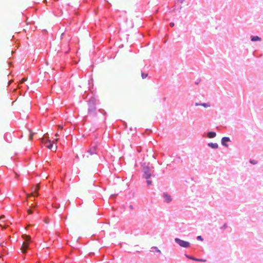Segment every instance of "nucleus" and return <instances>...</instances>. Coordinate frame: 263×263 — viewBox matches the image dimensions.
Wrapping results in <instances>:
<instances>
[{
	"instance_id": "obj_37",
	"label": "nucleus",
	"mask_w": 263,
	"mask_h": 263,
	"mask_svg": "<svg viewBox=\"0 0 263 263\" xmlns=\"http://www.w3.org/2000/svg\"><path fill=\"white\" fill-rule=\"evenodd\" d=\"M58 136H59V134H58V133H57V134H55V136H56V137H58Z\"/></svg>"
},
{
	"instance_id": "obj_15",
	"label": "nucleus",
	"mask_w": 263,
	"mask_h": 263,
	"mask_svg": "<svg viewBox=\"0 0 263 263\" xmlns=\"http://www.w3.org/2000/svg\"><path fill=\"white\" fill-rule=\"evenodd\" d=\"M49 144L46 145V147L49 149H51L53 147V144L52 142L48 143Z\"/></svg>"
},
{
	"instance_id": "obj_39",
	"label": "nucleus",
	"mask_w": 263,
	"mask_h": 263,
	"mask_svg": "<svg viewBox=\"0 0 263 263\" xmlns=\"http://www.w3.org/2000/svg\"><path fill=\"white\" fill-rule=\"evenodd\" d=\"M76 158H78V155L76 156Z\"/></svg>"
},
{
	"instance_id": "obj_13",
	"label": "nucleus",
	"mask_w": 263,
	"mask_h": 263,
	"mask_svg": "<svg viewBox=\"0 0 263 263\" xmlns=\"http://www.w3.org/2000/svg\"><path fill=\"white\" fill-rule=\"evenodd\" d=\"M260 40H261V38L258 36H251V41L253 42H255L257 41H260Z\"/></svg>"
},
{
	"instance_id": "obj_38",
	"label": "nucleus",
	"mask_w": 263,
	"mask_h": 263,
	"mask_svg": "<svg viewBox=\"0 0 263 263\" xmlns=\"http://www.w3.org/2000/svg\"><path fill=\"white\" fill-rule=\"evenodd\" d=\"M67 216H66L64 217V219H67Z\"/></svg>"
},
{
	"instance_id": "obj_33",
	"label": "nucleus",
	"mask_w": 263,
	"mask_h": 263,
	"mask_svg": "<svg viewBox=\"0 0 263 263\" xmlns=\"http://www.w3.org/2000/svg\"><path fill=\"white\" fill-rule=\"evenodd\" d=\"M4 217V215H2V216L0 217V218H3Z\"/></svg>"
},
{
	"instance_id": "obj_16",
	"label": "nucleus",
	"mask_w": 263,
	"mask_h": 263,
	"mask_svg": "<svg viewBox=\"0 0 263 263\" xmlns=\"http://www.w3.org/2000/svg\"><path fill=\"white\" fill-rule=\"evenodd\" d=\"M34 134L33 133L31 132L30 130V136H29V140H30V141H31V140H32V139H33V136Z\"/></svg>"
},
{
	"instance_id": "obj_14",
	"label": "nucleus",
	"mask_w": 263,
	"mask_h": 263,
	"mask_svg": "<svg viewBox=\"0 0 263 263\" xmlns=\"http://www.w3.org/2000/svg\"><path fill=\"white\" fill-rule=\"evenodd\" d=\"M196 106H198V105H199V104L198 103H196L195 104ZM200 105H201L204 107H210V105L209 104H207V103H203V104H200Z\"/></svg>"
},
{
	"instance_id": "obj_30",
	"label": "nucleus",
	"mask_w": 263,
	"mask_h": 263,
	"mask_svg": "<svg viewBox=\"0 0 263 263\" xmlns=\"http://www.w3.org/2000/svg\"><path fill=\"white\" fill-rule=\"evenodd\" d=\"M59 140V139L58 138H57L55 139L54 141H53L52 142L53 143L54 142H57Z\"/></svg>"
},
{
	"instance_id": "obj_24",
	"label": "nucleus",
	"mask_w": 263,
	"mask_h": 263,
	"mask_svg": "<svg viewBox=\"0 0 263 263\" xmlns=\"http://www.w3.org/2000/svg\"><path fill=\"white\" fill-rule=\"evenodd\" d=\"M27 213L28 214H31L32 213V211L30 209H28L27 210Z\"/></svg>"
},
{
	"instance_id": "obj_5",
	"label": "nucleus",
	"mask_w": 263,
	"mask_h": 263,
	"mask_svg": "<svg viewBox=\"0 0 263 263\" xmlns=\"http://www.w3.org/2000/svg\"><path fill=\"white\" fill-rule=\"evenodd\" d=\"M151 177V174L149 173H147L146 172H145V176L144 178L147 179V184L148 185L152 184V181L149 180V179Z\"/></svg>"
},
{
	"instance_id": "obj_36",
	"label": "nucleus",
	"mask_w": 263,
	"mask_h": 263,
	"mask_svg": "<svg viewBox=\"0 0 263 263\" xmlns=\"http://www.w3.org/2000/svg\"><path fill=\"white\" fill-rule=\"evenodd\" d=\"M12 81H10L9 82V85H10L11 84V83L12 82Z\"/></svg>"
},
{
	"instance_id": "obj_12",
	"label": "nucleus",
	"mask_w": 263,
	"mask_h": 263,
	"mask_svg": "<svg viewBox=\"0 0 263 263\" xmlns=\"http://www.w3.org/2000/svg\"><path fill=\"white\" fill-rule=\"evenodd\" d=\"M216 133H215L214 132H211L208 134V137L209 138H214L216 136Z\"/></svg>"
},
{
	"instance_id": "obj_25",
	"label": "nucleus",
	"mask_w": 263,
	"mask_h": 263,
	"mask_svg": "<svg viewBox=\"0 0 263 263\" xmlns=\"http://www.w3.org/2000/svg\"><path fill=\"white\" fill-rule=\"evenodd\" d=\"M53 207L56 209H59L60 208V204H55V205L53 206Z\"/></svg>"
},
{
	"instance_id": "obj_3",
	"label": "nucleus",
	"mask_w": 263,
	"mask_h": 263,
	"mask_svg": "<svg viewBox=\"0 0 263 263\" xmlns=\"http://www.w3.org/2000/svg\"><path fill=\"white\" fill-rule=\"evenodd\" d=\"M31 103L30 101H27L25 102H23L21 104V107L22 109H26L28 110L30 108Z\"/></svg>"
},
{
	"instance_id": "obj_18",
	"label": "nucleus",
	"mask_w": 263,
	"mask_h": 263,
	"mask_svg": "<svg viewBox=\"0 0 263 263\" xmlns=\"http://www.w3.org/2000/svg\"><path fill=\"white\" fill-rule=\"evenodd\" d=\"M195 261H200V262H205V261H206L205 259H198V258H196V259H195Z\"/></svg>"
},
{
	"instance_id": "obj_21",
	"label": "nucleus",
	"mask_w": 263,
	"mask_h": 263,
	"mask_svg": "<svg viewBox=\"0 0 263 263\" xmlns=\"http://www.w3.org/2000/svg\"><path fill=\"white\" fill-rule=\"evenodd\" d=\"M27 81V79H26V78H23V79L21 80V82H20V83H24V82H25V81Z\"/></svg>"
},
{
	"instance_id": "obj_34",
	"label": "nucleus",
	"mask_w": 263,
	"mask_h": 263,
	"mask_svg": "<svg viewBox=\"0 0 263 263\" xmlns=\"http://www.w3.org/2000/svg\"><path fill=\"white\" fill-rule=\"evenodd\" d=\"M0 246L3 247V243H0Z\"/></svg>"
},
{
	"instance_id": "obj_2",
	"label": "nucleus",
	"mask_w": 263,
	"mask_h": 263,
	"mask_svg": "<svg viewBox=\"0 0 263 263\" xmlns=\"http://www.w3.org/2000/svg\"><path fill=\"white\" fill-rule=\"evenodd\" d=\"M175 241L181 247L189 248L190 246V242L183 240H181L179 238H175Z\"/></svg>"
},
{
	"instance_id": "obj_35",
	"label": "nucleus",
	"mask_w": 263,
	"mask_h": 263,
	"mask_svg": "<svg viewBox=\"0 0 263 263\" xmlns=\"http://www.w3.org/2000/svg\"><path fill=\"white\" fill-rule=\"evenodd\" d=\"M54 148H55V150H56V149H57V146L56 145H55V146H54Z\"/></svg>"
},
{
	"instance_id": "obj_10",
	"label": "nucleus",
	"mask_w": 263,
	"mask_h": 263,
	"mask_svg": "<svg viewBox=\"0 0 263 263\" xmlns=\"http://www.w3.org/2000/svg\"><path fill=\"white\" fill-rule=\"evenodd\" d=\"M96 110V108L93 103L89 104V108L88 109V111L89 112H92Z\"/></svg>"
},
{
	"instance_id": "obj_22",
	"label": "nucleus",
	"mask_w": 263,
	"mask_h": 263,
	"mask_svg": "<svg viewBox=\"0 0 263 263\" xmlns=\"http://www.w3.org/2000/svg\"><path fill=\"white\" fill-rule=\"evenodd\" d=\"M31 196H35V195L33 194V192H32L31 194H27V197L28 198V197H30Z\"/></svg>"
},
{
	"instance_id": "obj_8",
	"label": "nucleus",
	"mask_w": 263,
	"mask_h": 263,
	"mask_svg": "<svg viewBox=\"0 0 263 263\" xmlns=\"http://www.w3.org/2000/svg\"><path fill=\"white\" fill-rule=\"evenodd\" d=\"M39 187H40L39 184H37L36 185V186L33 187V189H32V192L33 193V194H34V193H36V196H39V194L37 193V192H38V191L39 190Z\"/></svg>"
},
{
	"instance_id": "obj_9",
	"label": "nucleus",
	"mask_w": 263,
	"mask_h": 263,
	"mask_svg": "<svg viewBox=\"0 0 263 263\" xmlns=\"http://www.w3.org/2000/svg\"><path fill=\"white\" fill-rule=\"evenodd\" d=\"M45 138H47L46 135H44V137L42 138L41 140V142L42 143H44V144H47L48 143H50L51 142V141L49 139H45Z\"/></svg>"
},
{
	"instance_id": "obj_31",
	"label": "nucleus",
	"mask_w": 263,
	"mask_h": 263,
	"mask_svg": "<svg viewBox=\"0 0 263 263\" xmlns=\"http://www.w3.org/2000/svg\"><path fill=\"white\" fill-rule=\"evenodd\" d=\"M184 0H177V1L180 3H183Z\"/></svg>"
},
{
	"instance_id": "obj_20",
	"label": "nucleus",
	"mask_w": 263,
	"mask_h": 263,
	"mask_svg": "<svg viewBox=\"0 0 263 263\" xmlns=\"http://www.w3.org/2000/svg\"><path fill=\"white\" fill-rule=\"evenodd\" d=\"M250 162L251 163H252V164H256V163H257V161H254V160H250Z\"/></svg>"
},
{
	"instance_id": "obj_23",
	"label": "nucleus",
	"mask_w": 263,
	"mask_h": 263,
	"mask_svg": "<svg viewBox=\"0 0 263 263\" xmlns=\"http://www.w3.org/2000/svg\"><path fill=\"white\" fill-rule=\"evenodd\" d=\"M197 239L198 240H201V241L203 240V239L201 236H197Z\"/></svg>"
},
{
	"instance_id": "obj_11",
	"label": "nucleus",
	"mask_w": 263,
	"mask_h": 263,
	"mask_svg": "<svg viewBox=\"0 0 263 263\" xmlns=\"http://www.w3.org/2000/svg\"><path fill=\"white\" fill-rule=\"evenodd\" d=\"M208 145L213 148H217L218 147V145L216 143H209Z\"/></svg>"
},
{
	"instance_id": "obj_4",
	"label": "nucleus",
	"mask_w": 263,
	"mask_h": 263,
	"mask_svg": "<svg viewBox=\"0 0 263 263\" xmlns=\"http://www.w3.org/2000/svg\"><path fill=\"white\" fill-rule=\"evenodd\" d=\"M163 196L165 199V201L167 203L170 202L172 200L171 196L167 193H164Z\"/></svg>"
},
{
	"instance_id": "obj_6",
	"label": "nucleus",
	"mask_w": 263,
	"mask_h": 263,
	"mask_svg": "<svg viewBox=\"0 0 263 263\" xmlns=\"http://www.w3.org/2000/svg\"><path fill=\"white\" fill-rule=\"evenodd\" d=\"M230 139L228 137H223L221 139V143L223 145L228 147V145L226 144V142H229Z\"/></svg>"
},
{
	"instance_id": "obj_1",
	"label": "nucleus",
	"mask_w": 263,
	"mask_h": 263,
	"mask_svg": "<svg viewBox=\"0 0 263 263\" xmlns=\"http://www.w3.org/2000/svg\"><path fill=\"white\" fill-rule=\"evenodd\" d=\"M22 238L24 239V241L22 244L21 250L22 253H25L28 248V245L30 242L31 237L29 235L24 234L22 235Z\"/></svg>"
},
{
	"instance_id": "obj_29",
	"label": "nucleus",
	"mask_w": 263,
	"mask_h": 263,
	"mask_svg": "<svg viewBox=\"0 0 263 263\" xmlns=\"http://www.w3.org/2000/svg\"><path fill=\"white\" fill-rule=\"evenodd\" d=\"M58 126V127H59V128H60L61 129H63V126H62V125H59Z\"/></svg>"
},
{
	"instance_id": "obj_17",
	"label": "nucleus",
	"mask_w": 263,
	"mask_h": 263,
	"mask_svg": "<svg viewBox=\"0 0 263 263\" xmlns=\"http://www.w3.org/2000/svg\"><path fill=\"white\" fill-rule=\"evenodd\" d=\"M185 256L189 259H191V260H195V259H196V258L192 257V256H190L187 254H185Z\"/></svg>"
},
{
	"instance_id": "obj_32",
	"label": "nucleus",
	"mask_w": 263,
	"mask_h": 263,
	"mask_svg": "<svg viewBox=\"0 0 263 263\" xmlns=\"http://www.w3.org/2000/svg\"><path fill=\"white\" fill-rule=\"evenodd\" d=\"M45 222L46 223H49V221L48 220H44Z\"/></svg>"
},
{
	"instance_id": "obj_26",
	"label": "nucleus",
	"mask_w": 263,
	"mask_h": 263,
	"mask_svg": "<svg viewBox=\"0 0 263 263\" xmlns=\"http://www.w3.org/2000/svg\"><path fill=\"white\" fill-rule=\"evenodd\" d=\"M147 74H145V75H144V74H143V73H142V78H143V79L146 78V77H147Z\"/></svg>"
},
{
	"instance_id": "obj_40",
	"label": "nucleus",
	"mask_w": 263,
	"mask_h": 263,
	"mask_svg": "<svg viewBox=\"0 0 263 263\" xmlns=\"http://www.w3.org/2000/svg\"><path fill=\"white\" fill-rule=\"evenodd\" d=\"M147 171H148V170H147V171H145L147 173H148V172H147Z\"/></svg>"
},
{
	"instance_id": "obj_19",
	"label": "nucleus",
	"mask_w": 263,
	"mask_h": 263,
	"mask_svg": "<svg viewBox=\"0 0 263 263\" xmlns=\"http://www.w3.org/2000/svg\"><path fill=\"white\" fill-rule=\"evenodd\" d=\"M152 249H154L155 250V251L159 253H161V251L160 250H159L157 247H153L152 248Z\"/></svg>"
},
{
	"instance_id": "obj_27",
	"label": "nucleus",
	"mask_w": 263,
	"mask_h": 263,
	"mask_svg": "<svg viewBox=\"0 0 263 263\" xmlns=\"http://www.w3.org/2000/svg\"><path fill=\"white\" fill-rule=\"evenodd\" d=\"M84 158L86 160H88L89 159V156H84Z\"/></svg>"
},
{
	"instance_id": "obj_28",
	"label": "nucleus",
	"mask_w": 263,
	"mask_h": 263,
	"mask_svg": "<svg viewBox=\"0 0 263 263\" xmlns=\"http://www.w3.org/2000/svg\"><path fill=\"white\" fill-rule=\"evenodd\" d=\"M170 26H171V27H174V26L175 24H174V23H171L170 24Z\"/></svg>"
},
{
	"instance_id": "obj_7",
	"label": "nucleus",
	"mask_w": 263,
	"mask_h": 263,
	"mask_svg": "<svg viewBox=\"0 0 263 263\" xmlns=\"http://www.w3.org/2000/svg\"><path fill=\"white\" fill-rule=\"evenodd\" d=\"M87 152L90 155H96V148H95V147H92V148L89 149L88 150Z\"/></svg>"
}]
</instances>
